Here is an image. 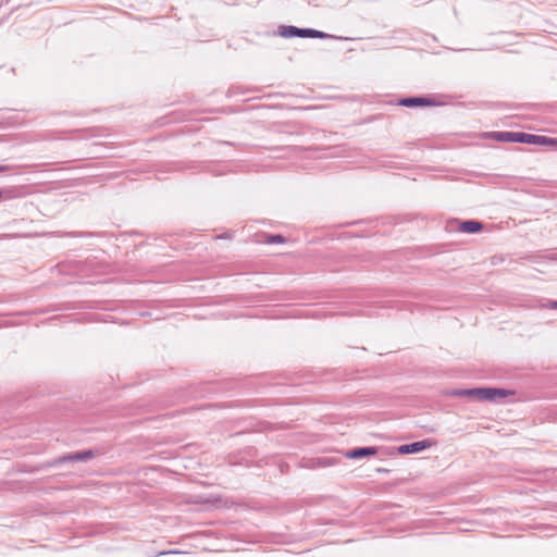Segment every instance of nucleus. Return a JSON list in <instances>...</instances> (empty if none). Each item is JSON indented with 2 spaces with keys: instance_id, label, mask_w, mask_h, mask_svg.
Masks as SVG:
<instances>
[{
  "instance_id": "f257e3e1",
  "label": "nucleus",
  "mask_w": 557,
  "mask_h": 557,
  "mask_svg": "<svg viewBox=\"0 0 557 557\" xmlns=\"http://www.w3.org/2000/svg\"><path fill=\"white\" fill-rule=\"evenodd\" d=\"M96 456V451L88 449L84 451H77L74 454H69L57 458L54 461L50 463V466H55L62 462L69 461H87Z\"/></svg>"
},
{
  "instance_id": "f03ea898",
  "label": "nucleus",
  "mask_w": 557,
  "mask_h": 557,
  "mask_svg": "<svg viewBox=\"0 0 557 557\" xmlns=\"http://www.w3.org/2000/svg\"><path fill=\"white\" fill-rule=\"evenodd\" d=\"M433 445L431 440H423L411 444L403 445L398 448L401 454H416Z\"/></svg>"
},
{
  "instance_id": "7ed1b4c3",
  "label": "nucleus",
  "mask_w": 557,
  "mask_h": 557,
  "mask_svg": "<svg viewBox=\"0 0 557 557\" xmlns=\"http://www.w3.org/2000/svg\"><path fill=\"white\" fill-rule=\"evenodd\" d=\"M513 393L509 389L505 388H496V387H485V400L494 401L497 398H506Z\"/></svg>"
},
{
  "instance_id": "20e7f679",
  "label": "nucleus",
  "mask_w": 557,
  "mask_h": 557,
  "mask_svg": "<svg viewBox=\"0 0 557 557\" xmlns=\"http://www.w3.org/2000/svg\"><path fill=\"white\" fill-rule=\"evenodd\" d=\"M309 28H298L296 26H283L281 29V35L283 37H301L308 38Z\"/></svg>"
},
{
  "instance_id": "39448f33",
  "label": "nucleus",
  "mask_w": 557,
  "mask_h": 557,
  "mask_svg": "<svg viewBox=\"0 0 557 557\" xmlns=\"http://www.w3.org/2000/svg\"><path fill=\"white\" fill-rule=\"evenodd\" d=\"M377 453L376 447H360L346 453V457L350 459H359L368 456H373Z\"/></svg>"
},
{
  "instance_id": "423d86ee",
  "label": "nucleus",
  "mask_w": 557,
  "mask_h": 557,
  "mask_svg": "<svg viewBox=\"0 0 557 557\" xmlns=\"http://www.w3.org/2000/svg\"><path fill=\"white\" fill-rule=\"evenodd\" d=\"M453 395L468 396V397L478 398L480 400H485V387H476V388H469V389H456L453 392Z\"/></svg>"
},
{
  "instance_id": "0eeeda50",
  "label": "nucleus",
  "mask_w": 557,
  "mask_h": 557,
  "mask_svg": "<svg viewBox=\"0 0 557 557\" xmlns=\"http://www.w3.org/2000/svg\"><path fill=\"white\" fill-rule=\"evenodd\" d=\"M433 102L428 99V98H424V97H409V98H404L399 101V104L400 106H404V107H420V106H430L432 104Z\"/></svg>"
},
{
  "instance_id": "6e6552de",
  "label": "nucleus",
  "mask_w": 557,
  "mask_h": 557,
  "mask_svg": "<svg viewBox=\"0 0 557 557\" xmlns=\"http://www.w3.org/2000/svg\"><path fill=\"white\" fill-rule=\"evenodd\" d=\"M519 132H494L492 137L502 143H518Z\"/></svg>"
},
{
  "instance_id": "1a4fd4ad",
  "label": "nucleus",
  "mask_w": 557,
  "mask_h": 557,
  "mask_svg": "<svg viewBox=\"0 0 557 557\" xmlns=\"http://www.w3.org/2000/svg\"><path fill=\"white\" fill-rule=\"evenodd\" d=\"M483 228V224L479 221L468 220L459 225V231L463 233H476Z\"/></svg>"
},
{
  "instance_id": "9d476101",
  "label": "nucleus",
  "mask_w": 557,
  "mask_h": 557,
  "mask_svg": "<svg viewBox=\"0 0 557 557\" xmlns=\"http://www.w3.org/2000/svg\"><path fill=\"white\" fill-rule=\"evenodd\" d=\"M536 135L519 132L518 143L535 145Z\"/></svg>"
},
{
  "instance_id": "9b49d317",
  "label": "nucleus",
  "mask_w": 557,
  "mask_h": 557,
  "mask_svg": "<svg viewBox=\"0 0 557 557\" xmlns=\"http://www.w3.org/2000/svg\"><path fill=\"white\" fill-rule=\"evenodd\" d=\"M535 145H552V146L556 145L557 146V138L536 135Z\"/></svg>"
},
{
  "instance_id": "f8f14e48",
  "label": "nucleus",
  "mask_w": 557,
  "mask_h": 557,
  "mask_svg": "<svg viewBox=\"0 0 557 557\" xmlns=\"http://www.w3.org/2000/svg\"><path fill=\"white\" fill-rule=\"evenodd\" d=\"M329 37H331V35H329L326 33L309 28L308 38H321V39H323V38H329Z\"/></svg>"
},
{
  "instance_id": "ddd939ff",
  "label": "nucleus",
  "mask_w": 557,
  "mask_h": 557,
  "mask_svg": "<svg viewBox=\"0 0 557 557\" xmlns=\"http://www.w3.org/2000/svg\"><path fill=\"white\" fill-rule=\"evenodd\" d=\"M285 242H286L285 237L282 235H278V234L270 235V236H268V239H267L268 244H283Z\"/></svg>"
},
{
  "instance_id": "4468645a",
  "label": "nucleus",
  "mask_w": 557,
  "mask_h": 557,
  "mask_svg": "<svg viewBox=\"0 0 557 557\" xmlns=\"http://www.w3.org/2000/svg\"><path fill=\"white\" fill-rule=\"evenodd\" d=\"M15 169H16V166L11 165V164L0 165V172H8V171L15 170Z\"/></svg>"
},
{
  "instance_id": "2eb2a0df",
  "label": "nucleus",
  "mask_w": 557,
  "mask_h": 557,
  "mask_svg": "<svg viewBox=\"0 0 557 557\" xmlns=\"http://www.w3.org/2000/svg\"><path fill=\"white\" fill-rule=\"evenodd\" d=\"M546 308H548V309H557V300L549 301L548 305L546 306Z\"/></svg>"
},
{
  "instance_id": "dca6fc26",
  "label": "nucleus",
  "mask_w": 557,
  "mask_h": 557,
  "mask_svg": "<svg viewBox=\"0 0 557 557\" xmlns=\"http://www.w3.org/2000/svg\"><path fill=\"white\" fill-rule=\"evenodd\" d=\"M3 191L0 189V198L2 197Z\"/></svg>"
}]
</instances>
